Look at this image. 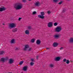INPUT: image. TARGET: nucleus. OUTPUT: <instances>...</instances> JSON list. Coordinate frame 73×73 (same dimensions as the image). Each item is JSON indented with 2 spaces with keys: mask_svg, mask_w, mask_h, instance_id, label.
Instances as JSON below:
<instances>
[{
  "mask_svg": "<svg viewBox=\"0 0 73 73\" xmlns=\"http://www.w3.org/2000/svg\"><path fill=\"white\" fill-rule=\"evenodd\" d=\"M58 44V43L57 42H55L53 43V46L54 47H56V46H57Z\"/></svg>",
  "mask_w": 73,
  "mask_h": 73,
  "instance_id": "nucleus-12",
  "label": "nucleus"
},
{
  "mask_svg": "<svg viewBox=\"0 0 73 73\" xmlns=\"http://www.w3.org/2000/svg\"><path fill=\"white\" fill-rule=\"evenodd\" d=\"M5 61V59L4 58H1L0 60V61H1L2 62H4Z\"/></svg>",
  "mask_w": 73,
  "mask_h": 73,
  "instance_id": "nucleus-14",
  "label": "nucleus"
},
{
  "mask_svg": "<svg viewBox=\"0 0 73 73\" xmlns=\"http://www.w3.org/2000/svg\"><path fill=\"white\" fill-rule=\"evenodd\" d=\"M23 7L22 4L20 3H17L15 4L14 6V7L16 9H21Z\"/></svg>",
  "mask_w": 73,
  "mask_h": 73,
  "instance_id": "nucleus-1",
  "label": "nucleus"
},
{
  "mask_svg": "<svg viewBox=\"0 0 73 73\" xmlns=\"http://www.w3.org/2000/svg\"><path fill=\"white\" fill-rule=\"evenodd\" d=\"M34 64V63L33 62H31L30 64V65L31 66H32V65H33Z\"/></svg>",
  "mask_w": 73,
  "mask_h": 73,
  "instance_id": "nucleus-27",
  "label": "nucleus"
},
{
  "mask_svg": "<svg viewBox=\"0 0 73 73\" xmlns=\"http://www.w3.org/2000/svg\"><path fill=\"white\" fill-rule=\"evenodd\" d=\"M63 61H64V62L66 61V59H64L63 60Z\"/></svg>",
  "mask_w": 73,
  "mask_h": 73,
  "instance_id": "nucleus-31",
  "label": "nucleus"
},
{
  "mask_svg": "<svg viewBox=\"0 0 73 73\" xmlns=\"http://www.w3.org/2000/svg\"><path fill=\"white\" fill-rule=\"evenodd\" d=\"M51 12L50 11H48V14H50V13Z\"/></svg>",
  "mask_w": 73,
  "mask_h": 73,
  "instance_id": "nucleus-32",
  "label": "nucleus"
},
{
  "mask_svg": "<svg viewBox=\"0 0 73 73\" xmlns=\"http://www.w3.org/2000/svg\"><path fill=\"white\" fill-rule=\"evenodd\" d=\"M31 60L32 61H34V60H33V59H31Z\"/></svg>",
  "mask_w": 73,
  "mask_h": 73,
  "instance_id": "nucleus-36",
  "label": "nucleus"
},
{
  "mask_svg": "<svg viewBox=\"0 0 73 73\" xmlns=\"http://www.w3.org/2000/svg\"><path fill=\"white\" fill-rule=\"evenodd\" d=\"M35 40H36V39L35 38L31 39V42H33H33H34L35 41Z\"/></svg>",
  "mask_w": 73,
  "mask_h": 73,
  "instance_id": "nucleus-16",
  "label": "nucleus"
},
{
  "mask_svg": "<svg viewBox=\"0 0 73 73\" xmlns=\"http://www.w3.org/2000/svg\"><path fill=\"white\" fill-rule=\"evenodd\" d=\"M60 36V34H58L54 35V37L55 38H58Z\"/></svg>",
  "mask_w": 73,
  "mask_h": 73,
  "instance_id": "nucleus-11",
  "label": "nucleus"
},
{
  "mask_svg": "<svg viewBox=\"0 0 73 73\" xmlns=\"http://www.w3.org/2000/svg\"><path fill=\"white\" fill-rule=\"evenodd\" d=\"M25 33L27 35H29V31L28 30H26L25 31Z\"/></svg>",
  "mask_w": 73,
  "mask_h": 73,
  "instance_id": "nucleus-15",
  "label": "nucleus"
},
{
  "mask_svg": "<svg viewBox=\"0 0 73 73\" xmlns=\"http://www.w3.org/2000/svg\"><path fill=\"white\" fill-rule=\"evenodd\" d=\"M62 30V28L60 26H58L55 29V31L57 32H60Z\"/></svg>",
  "mask_w": 73,
  "mask_h": 73,
  "instance_id": "nucleus-3",
  "label": "nucleus"
},
{
  "mask_svg": "<svg viewBox=\"0 0 73 73\" xmlns=\"http://www.w3.org/2000/svg\"><path fill=\"white\" fill-rule=\"evenodd\" d=\"M23 2H25V1H26V0H23Z\"/></svg>",
  "mask_w": 73,
  "mask_h": 73,
  "instance_id": "nucleus-35",
  "label": "nucleus"
},
{
  "mask_svg": "<svg viewBox=\"0 0 73 73\" xmlns=\"http://www.w3.org/2000/svg\"><path fill=\"white\" fill-rule=\"evenodd\" d=\"M53 26V24L52 22H50L48 23V27H52Z\"/></svg>",
  "mask_w": 73,
  "mask_h": 73,
  "instance_id": "nucleus-6",
  "label": "nucleus"
},
{
  "mask_svg": "<svg viewBox=\"0 0 73 73\" xmlns=\"http://www.w3.org/2000/svg\"><path fill=\"white\" fill-rule=\"evenodd\" d=\"M29 45L28 44H27L25 45V48H24L23 50H27V49H28V48H29Z\"/></svg>",
  "mask_w": 73,
  "mask_h": 73,
  "instance_id": "nucleus-5",
  "label": "nucleus"
},
{
  "mask_svg": "<svg viewBox=\"0 0 73 73\" xmlns=\"http://www.w3.org/2000/svg\"><path fill=\"white\" fill-rule=\"evenodd\" d=\"M37 57H38V56H37Z\"/></svg>",
  "mask_w": 73,
  "mask_h": 73,
  "instance_id": "nucleus-39",
  "label": "nucleus"
},
{
  "mask_svg": "<svg viewBox=\"0 0 73 73\" xmlns=\"http://www.w3.org/2000/svg\"><path fill=\"white\" fill-rule=\"evenodd\" d=\"M41 43V41L40 40H37L36 41V44H40Z\"/></svg>",
  "mask_w": 73,
  "mask_h": 73,
  "instance_id": "nucleus-17",
  "label": "nucleus"
},
{
  "mask_svg": "<svg viewBox=\"0 0 73 73\" xmlns=\"http://www.w3.org/2000/svg\"><path fill=\"white\" fill-rule=\"evenodd\" d=\"M40 4L41 3L39 2H37L35 3V5L36 6H39V5H40Z\"/></svg>",
  "mask_w": 73,
  "mask_h": 73,
  "instance_id": "nucleus-9",
  "label": "nucleus"
},
{
  "mask_svg": "<svg viewBox=\"0 0 73 73\" xmlns=\"http://www.w3.org/2000/svg\"><path fill=\"white\" fill-rule=\"evenodd\" d=\"M10 28H13L16 27V25L15 23H11L9 25Z\"/></svg>",
  "mask_w": 73,
  "mask_h": 73,
  "instance_id": "nucleus-4",
  "label": "nucleus"
},
{
  "mask_svg": "<svg viewBox=\"0 0 73 73\" xmlns=\"http://www.w3.org/2000/svg\"><path fill=\"white\" fill-rule=\"evenodd\" d=\"M17 28H15L13 30V32H16V31H17Z\"/></svg>",
  "mask_w": 73,
  "mask_h": 73,
  "instance_id": "nucleus-21",
  "label": "nucleus"
},
{
  "mask_svg": "<svg viewBox=\"0 0 73 73\" xmlns=\"http://www.w3.org/2000/svg\"><path fill=\"white\" fill-rule=\"evenodd\" d=\"M54 26H56L57 25V23H54Z\"/></svg>",
  "mask_w": 73,
  "mask_h": 73,
  "instance_id": "nucleus-25",
  "label": "nucleus"
},
{
  "mask_svg": "<svg viewBox=\"0 0 73 73\" xmlns=\"http://www.w3.org/2000/svg\"><path fill=\"white\" fill-rule=\"evenodd\" d=\"M40 15H38V17H39V18H40L41 19H44V15H45V13L43 12H40Z\"/></svg>",
  "mask_w": 73,
  "mask_h": 73,
  "instance_id": "nucleus-2",
  "label": "nucleus"
},
{
  "mask_svg": "<svg viewBox=\"0 0 73 73\" xmlns=\"http://www.w3.org/2000/svg\"><path fill=\"white\" fill-rule=\"evenodd\" d=\"M62 3V1H61L60 2L58 3V4H61Z\"/></svg>",
  "mask_w": 73,
  "mask_h": 73,
  "instance_id": "nucleus-28",
  "label": "nucleus"
},
{
  "mask_svg": "<svg viewBox=\"0 0 73 73\" xmlns=\"http://www.w3.org/2000/svg\"><path fill=\"white\" fill-rule=\"evenodd\" d=\"M54 66V65H53V64H50V67H51V68H52V67H53V66Z\"/></svg>",
  "mask_w": 73,
  "mask_h": 73,
  "instance_id": "nucleus-23",
  "label": "nucleus"
},
{
  "mask_svg": "<svg viewBox=\"0 0 73 73\" xmlns=\"http://www.w3.org/2000/svg\"><path fill=\"white\" fill-rule=\"evenodd\" d=\"M36 13V11H34L33 13V15H35Z\"/></svg>",
  "mask_w": 73,
  "mask_h": 73,
  "instance_id": "nucleus-26",
  "label": "nucleus"
},
{
  "mask_svg": "<svg viewBox=\"0 0 73 73\" xmlns=\"http://www.w3.org/2000/svg\"><path fill=\"white\" fill-rule=\"evenodd\" d=\"M53 1H54V2H57L58 1V0H53Z\"/></svg>",
  "mask_w": 73,
  "mask_h": 73,
  "instance_id": "nucleus-29",
  "label": "nucleus"
},
{
  "mask_svg": "<svg viewBox=\"0 0 73 73\" xmlns=\"http://www.w3.org/2000/svg\"><path fill=\"white\" fill-rule=\"evenodd\" d=\"M24 62V61H21L19 63V64L20 65H22L23 64V63Z\"/></svg>",
  "mask_w": 73,
  "mask_h": 73,
  "instance_id": "nucleus-20",
  "label": "nucleus"
},
{
  "mask_svg": "<svg viewBox=\"0 0 73 73\" xmlns=\"http://www.w3.org/2000/svg\"><path fill=\"white\" fill-rule=\"evenodd\" d=\"M28 66H25L23 68V70H24V71H26L27 70V69H28Z\"/></svg>",
  "mask_w": 73,
  "mask_h": 73,
  "instance_id": "nucleus-10",
  "label": "nucleus"
},
{
  "mask_svg": "<svg viewBox=\"0 0 73 73\" xmlns=\"http://www.w3.org/2000/svg\"><path fill=\"white\" fill-rule=\"evenodd\" d=\"M5 9H6V8H5L4 7H1L0 8V11L2 12V11H5Z\"/></svg>",
  "mask_w": 73,
  "mask_h": 73,
  "instance_id": "nucleus-7",
  "label": "nucleus"
},
{
  "mask_svg": "<svg viewBox=\"0 0 73 73\" xmlns=\"http://www.w3.org/2000/svg\"><path fill=\"white\" fill-rule=\"evenodd\" d=\"M29 1H31V0H29Z\"/></svg>",
  "mask_w": 73,
  "mask_h": 73,
  "instance_id": "nucleus-38",
  "label": "nucleus"
},
{
  "mask_svg": "<svg viewBox=\"0 0 73 73\" xmlns=\"http://www.w3.org/2000/svg\"><path fill=\"white\" fill-rule=\"evenodd\" d=\"M70 42H73V38H71L70 40Z\"/></svg>",
  "mask_w": 73,
  "mask_h": 73,
  "instance_id": "nucleus-22",
  "label": "nucleus"
},
{
  "mask_svg": "<svg viewBox=\"0 0 73 73\" xmlns=\"http://www.w3.org/2000/svg\"><path fill=\"white\" fill-rule=\"evenodd\" d=\"M60 58H60V57H57L56 58L55 60L56 61H59V60H60Z\"/></svg>",
  "mask_w": 73,
  "mask_h": 73,
  "instance_id": "nucleus-13",
  "label": "nucleus"
},
{
  "mask_svg": "<svg viewBox=\"0 0 73 73\" xmlns=\"http://www.w3.org/2000/svg\"><path fill=\"white\" fill-rule=\"evenodd\" d=\"M32 50V48H30L29 49L27 50H28L29 51H30V50Z\"/></svg>",
  "mask_w": 73,
  "mask_h": 73,
  "instance_id": "nucleus-30",
  "label": "nucleus"
},
{
  "mask_svg": "<svg viewBox=\"0 0 73 73\" xmlns=\"http://www.w3.org/2000/svg\"><path fill=\"white\" fill-rule=\"evenodd\" d=\"M63 47H61L60 48V50H62V49H63Z\"/></svg>",
  "mask_w": 73,
  "mask_h": 73,
  "instance_id": "nucleus-34",
  "label": "nucleus"
},
{
  "mask_svg": "<svg viewBox=\"0 0 73 73\" xmlns=\"http://www.w3.org/2000/svg\"><path fill=\"white\" fill-rule=\"evenodd\" d=\"M15 39H13L11 40V43H14L15 42Z\"/></svg>",
  "mask_w": 73,
  "mask_h": 73,
  "instance_id": "nucleus-19",
  "label": "nucleus"
},
{
  "mask_svg": "<svg viewBox=\"0 0 73 73\" xmlns=\"http://www.w3.org/2000/svg\"><path fill=\"white\" fill-rule=\"evenodd\" d=\"M21 18H19V19H18V20H19V21H20L21 20Z\"/></svg>",
  "mask_w": 73,
  "mask_h": 73,
  "instance_id": "nucleus-33",
  "label": "nucleus"
},
{
  "mask_svg": "<svg viewBox=\"0 0 73 73\" xmlns=\"http://www.w3.org/2000/svg\"><path fill=\"white\" fill-rule=\"evenodd\" d=\"M2 24L3 25H5V24L4 23H3Z\"/></svg>",
  "mask_w": 73,
  "mask_h": 73,
  "instance_id": "nucleus-37",
  "label": "nucleus"
},
{
  "mask_svg": "<svg viewBox=\"0 0 73 73\" xmlns=\"http://www.w3.org/2000/svg\"><path fill=\"white\" fill-rule=\"evenodd\" d=\"M14 60L13 59H10L9 61V63L10 64H12L14 62Z\"/></svg>",
  "mask_w": 73,
  "mask_h": 73,
  "instance_id": "nucleus-8",
  "label": "nucleus"
},
{
  "mask_svg": "<svg viewBox=\"0 0 73 73\" xmlns=\"http://www.w3.org/2000/svg\"><path fill=\"white\" fill-rule=\"evenodd\" d=\"M5 53V52L4 51H1L0 52V54H3Z\"/></svg>",
  "mask_w": 73,
  "mask_h": 73,
  "instance_id": "nucleus-18",
  "label": "nucleus"
},
{
  "mask_svg": "<svg viewBox=\"0 0 73 73\" xmlns=\"http://www.w3.org/2000/svg\"><path fill=\"white\" fill-rule=\"evenodd\" d=\"M69 62V60H67L66 61V64H69V62Z\"/></svg>",
  "mask_w": 73,
  "mask_h": 73,
  "instance_id": "nucleus-24",
  "label": "nucleus"
}]
</instances>
